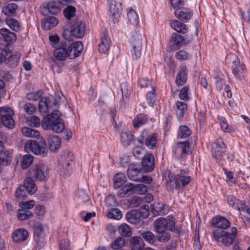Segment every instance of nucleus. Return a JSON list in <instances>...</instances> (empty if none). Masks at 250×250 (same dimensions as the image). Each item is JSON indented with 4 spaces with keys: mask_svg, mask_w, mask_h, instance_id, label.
I'll use <instances>...</instances> for the list:
<instances>
[{
    "mask_svg": "<svg viewBox=\"0 0 250 250\" xmlns=\"http://www.w3.org/2000/svg\"><path fill=\"white\" fill-rule=\"evenodd\" d=\"M18 5L14 3L4 4L1 7V17L0 18L6 19L14 17L16 15V11Z\"/></svg>",
    "mask_w": 250,
    "mask_h": 250,
    "instance_id": "24",
    "label": "nucleus"
},
{
    "mask_svg": "<svg viewBox=\"0 0 250 250\" xmlns=\"http://www.w3.org/2000/svg\"><path fill=\"white\" fill-rule=\"evenodd\" d=\"M4 21L6 22L9 27L15 32H19L21 30V25L17 20L11 17L6 19L0 18V22L2 23Z\"/></svg>",
    "mask_w": 250,
    "mask_h": 250,
    "instance_id": "38",
    "label": "nucleus"
},
{
    "mask_svg": "<svg viewBox=\"0 0 250 250\" xmlns=\"http://www.w3.org/2000/svg\"><path fill=\"white\" fill-rule=\"evenodd\" d=\"M12 154L9 150H3L0 153V162L1 166L9 165L12 161Z\"/></svg>",
    "mask_w": 250,
    "mask_h": 250,
    "instance_id": "43",
    "label": "nucleus"
},
{
    "mask_svg": "<svg viewBox=\"0 0 250 250\" xmlns=\"http://www.w3.org/2000/svg\"><path fill=\"white\" fill-rule=\"evenodd\" d=\"M146 150L139 146H136L132 150L133 156L138 159H143L146 155Z\"/></svg>",
    "mask_w": 250,
    "mask_h": 250,
    "instance_id": "52",
    "label": "nucleus"
},
{
    "mask_svg": "<svg viewBox=\"0 0 250 250\" xmlns=\"http://www.w3.org/2000/svg\"><path fill=\"white\" fill-rule=\"evenodd\" d=\"M62 115L60 111L54 110L51 114L43 117L42 122L43 129L58 133L62 132L65 127L64 121L61 118Z\"/></svg>",
    "mask_w": 250,
    "mask_h": 250,
    "instance_id": "3",
    "label": "nucleus"
},
{
    "mask_svg": "<svg viewBox=\"0 0 250 250\" xmlns=\"http://www.w3.org/2000/svg\"><path fill=\"white\" fill-rule=\"evenodd\" d=\"M188 69L185 63H181L179 66V71L176 75L175 82L179 86L184 85L187 82Z\"/></svg>",
    "mask_w": 250,
    "mask_h": 250,
    "instance_id": "26",
    "label": "nucleus"
},
{
    "mask_svg": "<svg viewBox=\"0 0 250 250\" xmlns=\"http://www.w3.org/2000/svg\"><path fill=\"white\" fill-rule=\"evenodd\" d=\"M130 43L131 46V52L133 59L137 60L140 59L142 56L143 44L142 34L137 31H133L131 33Z\"/></svg>",
    "mask_w": 250,
    "mask_h": 250,
    "instance_id": "8",
    "label": "nucleus"
},
{
    "mask_svg": "<svg viewBox=\"0 0 250 250\" xmlns=\"http://www.w3.org/2000/svg\"><path fill=\"white\" fill-rule=\"evenodd\" d=\"M32 178L36 181L45 182L49 179V168L47 166L42 163L33 165L29 170Z\"/></svg>",
    "mask_w": 250,
    "mask_h": 250,
    "instance_id": "11",
    "label": "nucleus"
},
{
    "mask_svg": "<svg viewBox=\"0 0 250 250\" xmlns=\"http://www.w3.org/2000/svg\"><path fill=\"white\" fill-rule=\"evenodd\" d=\"M227 146L225 142L221 139H217L212 144V154L213 157L217 160L223 159L224 154L227 151Z\"/></svg>",
    "mask_w": 250,
    "mask_h": 250,
    "instance_id": "17",
    "label": "nucleus"
},
{
    "mask_svg": "<svg viewBox=\"0 0 250 250\" xmlns=\"http://www.w3.org/2000/svg\"><path fill=\"white\" fill-rule=\"evenodd\" d=\"M175 224V219L171 215L168 216L167 218L160 217L155 220L153 227L157 233V240L161 243H166L170 240L171 234L167 230H172Z\"/></svg>",
    "mask_w": 250,
    "mask_h": 250,
    "instance_id": "2",
    "label": "nucleus"
},
{
    "mask_svg": "<svg viewBox=\"0 0 250 250\" xmlns=\"http://www.w3.org/2000/svg\"><path fill=\"white\" fill-rule=\"evenodd\" d=\"M175 57L180 61H186L190 60L192 55L185 50L182 49L179 50L175 53Z\"/></svg>",
    "mask_w": 250,
    "mask_h": 250,
    "instance_id": "54",
    "label": "nucleus"
},
{
    "mask_svg": "<svg viewBox=\"0 0 250 250\" xmlns=\"http://www.w3.org/2000/svg\"><path fill=\"white\" fill-rule=\"evenodd\" d=\"M141 236L143 240H145L150 244H153L157 239V235L155 236L150 231H144L141 233Z\"/></svg>",
    "mask_w": 250,
    "mask_h": 250,
    "instance_id": "47",
    "label": "nucleus"
},
{
    "mask_svg": "<svg viewBox=\"0 0 250 250\" xmlns=\"http://www.w3.org/2000/svg\"><path fill=\"white\" fill-rule=\"evenodd\" d=\"M34 158L30 154H26L23 156L21 162V167L22 169H26L33 163Z\"/></svg>",
    "mask_w": 250,
    "mask_h": 250,
    "instance_id": "51",
    "label": "nucleus"
},
{
    "mask_svg": "<svg viewBox=\"0 0 250 250\" xmlns=\"http://www.w3.org/2000/svg\"><path fill=\"white\" fill-rule=\"evenodd\" d=\"M37 190L35 181L31 177H27L23 184L20 185L16 190L15 197L20 202L25 200L29 195L34 194Z\"/></svg>",
    "mask_w": 250,
    "mask_h": 250,
    "instance_id": "4",
    "label": "nucleus"
},
{
    "mask_svg": "<svg viewBox=\"0 0 250 250\" xmlns=\"http://www.w3.org/2000/svg\"><path fill=\"white\" fill-rule=\"evenodd\" d=\"M48 230V227L45 224L38 222L35 224L34 241L41 247L43 246L46 243L45 239L47 236Z\"/></svg>",
    "mask_w": 250,
    "mask_h": 250,
    "instance_id": "15",
    "label": "nucleus"
},
{
    "mask_svg": "<svg viewBox=\"0 0 250 250\" xmlns=\"http://www.w3.org/2000/svg\"><path fill=\"white\" fill-rule=\"evenodd\" d=\"M174 15L177 20L188 22L192 18L193 12L189 7L182 6L174 11Z\"/></svg>",
    "mask_w": 250,
    "mask_h": 250,
    "instance_id": "21",
    "label": "nucleus"
},
{
    "mask_svg": "<svg viewBox=\"0 0 250 250\" xmlns=\"http://www.w3.org/2000/svg\"><path fill=\"white\" fill-rule=\"evenodd\" d=\"M148 117L146 114H138L133 120V125L136 129H138L141 126L146 124L148 121Z\"/></svg>",
    "mask_w": 250,
    "mask_h": 250,
    "instance_id": "40",
    "label": "nucleus"
},
{
    "mask_svg": "<svg viewBox=\"0 0 250 250\" xmlns=\"http://www.w3.org/2000/svg\"><path fill=\"white\" fill-rule=\"evenodd\" d=\"M49 40L50 44L54 48V55L58 61H64L67 58L71 60L77 58L83 49L81 41L72 42L65 39L60 41L58 35H50Z\"/></svg>",
    "mask_w": 250,
    "mask_h": 250,
    "instance_id": "1",
    "label": "nucleus"
},
{
    "mask_svg": "<svg viewBox=\"0 0 250 250\" xmlns=\"http://www.w3.org/2000/svg\"><path fill=\"white\" fill-rule=\"evenodd\" d=\"M239 12L241 18L245 22H250V9L247 8L246 11H243L241 8H239Z\"/></svg>",
    "mask_w": 250,
    "mask_h": 250,
    "instance_id": "61",
    "label": "nucleus"
},
{
    "mask_svg": "<svg viewBox=\"0 0 250 250\" xmlns=\"http://www.w3.org/2000/svg\"><path fill=\"white\" fill-rule=\"evenodd\" d=\"M17 217L20 221H23L33 217V213L31 211H28L23 209L19 208L17 212Z\"/></svg>",
    "mask_w": 250,
    "mask_h": 250,
    "instance_id": "49",
    "label": "nucleus"
},
{
    "mask_svg": "<svg viewBox=\"0 0 250 250\" xmlns=\"http://www.w3.org/2000/svg\"><path fill=\"white\" fill-rule=\"evenodd\" d=\"M191 134V131L189 127L186 125H181L179 127L177 137L179 139L186 138Z\"/></svg>",
    "mask_w": 250,
    "mask_h": 250,
    "instance_id": "45",
    "label": "nucleus"
},
{
    "mask_svg": "<svg viewBox=\"0 0 250 250\" xmlns=\"http://www.w3.org/2000/svg\"><path fill=\"white\" fill-rule=\"evenodd\" d=\"M151 207V212L155 216L160 214H166L169 211L168 206L165 204L158 203L156 207L154 205Z\"/></svg>",
    "mask_w": 250,
    "mask_h": 250,
    "instance_id": "41",
    "label": "nucleus"
},
{
    "mask_svg": "<svg viewBox=\"0 0 250 250\" xmlns=\"http://www.w3.org/2000/svg\"><path fill=\"white\" fill-rule=\"evenodd\" d=\"M117 113V110L115 106L110 107L109 113L110 117V121L112 124L114 125L115 128L117 126V123L115 121V117H116Z\"/></svg>",
    "mask_w": 250,
    "mask_h": 250,
    "instance_id": "63",
    "label": "nucleus"
},
{
    "mask_svg": "<svg viewBox=\"0 0 250 250\" xmlns=\"http://www.w3.org/2000/svg\"><path fill=\"white\" fill-rule=\"evenodd\" d=\"M212 234L216 241L229 247L233 244L236 238L237 229L235 227H232L230 232L225 230H215Z\"/></svg>",
    "mask_w": 250,
    "mask_h": 250,
    "instance_id": "6",
    "label": "nucleus"
},
{
    "mask_svg": "<svg viewBox=\"0 0 250 250\" xmlns=\"http://www.w3.org/2000/svg\"><path fill=\"white\" fill-rule=\"evenodd\" d=\"M170 5L174 11L182 6L185 5L183 0H169Z\"/></svg>",
    "mask_w": 250,
    "mask_h": 250,
    "instance_id": "64",
    "label": "nucleus"
},
{
    "mask_svg": "<svg viewBox=\"0 0 250 250\" xmlns=\"http://www.w3.org/2000/svg\"><path fill=\"white\" fill-rule=\"evenodd\" d=\"M60 104L57 102L56 98L51 95L48 97H41L39 102V110L43 117L47 116L50 110H58Z\"/></svg>",
    "mask_w": 250,
    "mask_h": 250,
    "instance_id": "7",
    "label": "nucleus"
},
{
    "mask_svg": "<svg viewBox=\"0 0 250 250\" xmlns=\"http://www.w3.org/2000/svg\"><path fill=\"white\" fill-rule=\"evenodd\" d=\"M185 174L186 171L184 169H181L180 173L172 177L176 189L183 188L191 181V177L186 176Z\"/></svg>",
    "mask_w": 250,
    "mask_h": 250,
    "instance_id": "20",
    "label": "nucleus"
},
{
    "mask_svg": "<svg viewBox=\"0 0 250 250\" xmlns=\"http://www.w3.org/2000/svg\"><path fill=\"white\" fill-rule=\"evenodd\" d=\"M171 28L178 34H185L188 31V26L181 21L174 20L170 22Z\"/></svg>",
    "mask_w": 250,
    "mask_h": 250,
    "instance_id": "34",
    "label": "nucleus"
},
{
    "mask_svg": "<svg viewBox=\"0 0 250 250\" xmlns=\"http://www.w3.org/2000/svg\"><path fill=\"white\" fill-rule=\"evenodd\" d=\"M15 113L10 107L3 106L0 107V127L4 126L9 129L15 127V122L13 118Z\"/></svg>",
    "mask_w": 250,
    "mask_h": 250,
    "instance_id": "10",
    "label": "nucleus"
},
{
    "mask_svg": "<svg viewBox=\"0 0 250 250\" xmlns=\"http://www.w3.org/2000/svg\"><path fill=\"white\" fill-rule=\"evenodd\" d=\"M24 149L27 152L31 151L36 155L42 156H46L48 152L47 145L44 140H42L40 143L35 141H28L25 145Z\"/></svg>",
    "mask_w": 250,
    "mask_h": 250,
    "instance_id": "13",
    "label": "nucleus"
},
{
    "mask_svg": "<svg viewBox=\"0 0 250 250\" xmlns=\"http://www.w3.org/2000/svg\"><path fill=\"white\" fill-rule=\"evenodd\" d=\"M85 33V23L78 21L72 24L70 29H64L62 33L63 38L66 40L72 42V37L77 39L83 38Z\"/></svg>",
    "mask_w": 250,
    "mask_h": 250,
    "instance_id": "5",
    "label": "nucleus"
},
{
    "mask_svg": "<svg viewBox=\"0 0 250 250\" xmlns=\"http://www.w3.org/2000/svg\"><path fill=\"white\" fill-rule=\"evenodd\" d=\"M189 151V143L188 141L184 142L178 141L176 146L172 150V153L175 155L180 154L181 157H183L188 154Z\"/></svg>",
    "mask_w": 250,
    "mask_h": 250,
    "instance_id": "25",
    "label": "nucleus"
},
{
    "mask_svg": "<svg viewBox=\"0 0 250 250\" xmlns=\"http://www.w3.org/2000/svg\"><path fill=\"white\" fill-rule=\"evenodd\" d=\"M35 205V201L30 200L26 202L22 201L19 202V207L20 209H23L26 211H30V209L32 208Z\"/></svg>",
    "mask_w": 250,
    "mask_h": 250,
    "instance_id": "57",
    "label": "nucleus"
},
{
    "mask_svg": "<svg viewBox=\"0 0 250 250\" xmlns=\"http://www.w3.org/2000/svg\"><path fill=\"white\" fill-rule=\"evenodd\" d=\"M125 240L122 237L116 238L111 244L113 249H118L122 248L125 244Z\"/></svg>",
    "mask_w": 250,
    "mask_h": 250,
    "instance_id": "58",
    "label": "nucleus"
},
{
    "mask_svg": "<svg viewBox=\"0 0 250 250\" xmlns=\"http://www.w3.org/2000/svg\"><path fill=\"white\" fill-rule=\"evenodd\" d=\"M175 109L178 120L182 121L188 109L187 104L184 102L177 101L175 103Z\"/></svg>",
    "mask_w": 250,
    "mask_h": 250,
    "instance_id": "36",
    "label": "nucleus"
},
{
    "mask_svg": "<svg viewBox=\"0 0 250 250\" xmlns=\"http://www.w3.org/2000/svg\"><path fill=\"white\" fill-rule=\"evenodd\" d=\"M212 228H217L216 230H225L229 228L230 222L226 217L216 215L212 217L211 222Z\"/></svg>",
    "mask_w": 250,
    "mask_h": 250,
    "instance_id": "22",
    "label": "nucleus"
},
{
    "mask_svg": "<svg viewBox=\"0 0 250 250\" xmlns=\"http://www.w3.org/2000/svg\"><path fill=\"white\" fill-rule=\"evenodd\" d=\"M110 45V40L106 31L101 34V42L98 46L100 53L105 54L108 50Z\"/></svg>",
    "mask_w": 250,
    "mask_h": 250,
    "instance_id": "30",
    "label": "nucleus"
},
{
    "mask_svg": "<svg viewBox=\"0 0 250 250\" xmlns=\"http://www.w3.org/2000/svg\"><path fill=\"white\" fill-rule=\"evenodd\" d=\"M130 250H143L145 243L143 239L140 236L131 237L129 240Z\"/></svg>",
    "mask_w": 250,
    "mask_h": 250,
    "instance_id": "35",
    "label": "nucleus"
},
{
    "mask_svg": "<svg viewBox=\"0 0 250 250\" xmlns=\"http://www.w3.org/2000/svg\"><path fill=\"white\" fill-rule=\"evenodd\" d=\"M146 98L148 105L153 107L156 99V90L154 87L152 90L146 93Z\"/></svg>",
    "mask_w": 250,
    "mask_h": 250,
    "instance_id": "50",
    "label": "nucleus"
},
{
    "mask_svg": "<svg viewBox=\"0 0 250 250\" xmlns=\"http://www.w3.org/2000/svg\"><path fill=\"white\" fill-rule=\"evenodd\" d=\"M42 20L41 26L46 30H50L55 27L58 23V20L55 17L47 15Z\"/></svg>",
    "mask_w": 250,
    "mask_h": 250,
    "instance_id": "31",
    "label": "nucleus"
},
{
    "mask_svg": "<svg viewBox=\"0 0 250 250\" xmlns=\"http://www.w3.org/2000/svg\"><path fill=\"white\" fill-rule=\"evenodd\" d=\"M47 143L49 150L54 152L60 148L61 138L56 135H50L47 138Z\"/></svg>",
    "mask_w": 250,
    "mask_h": 250,
    "instance_id": "33",
    "label": "nucleus"
},
{
    "mask_svg": "<svg viewBox=\"0 0 250 250\" xmlns=\"http://www.w3.org/2000/svg\"><path fill=\"white\" fill-rule=\"evenodd\" d=\"M13 49L2 50L5 53L4 63L10 68L16 67L19 63L21 54L17 51L13 53Z\"/></svg>",
    "mask_w": 250,
    "mask_h": 250,
    "instance_id": "16",
    "label": "nucleus"
},
{
    "mask_svg": "<svg viewBox=\"0 0 250 250\" xmlns=\"http://www.w3.org/2000/svg\"><path fill=\"white\" fill-rule=\"evenodd\" d=\"M142 173H145V172L143 170L140 163L129 165L127 170V174L129 178L132 181L136 182L139 181V178Z\"/></svg>",
    "mask_w": 250,
    "mask_h": 250,
    "instance_id": "23",
    "label": "nucleus"
},
{
    "mask_svg": "<svg viewBox=\"0 0 250 250\" xmlns=\"http://www.w3.org/2000/svg\"><path fill=\"white\" fill-rule=\"evenodd\" d=\"M120 234L124 236H129L131 235L130 228L127 225H121L119 228Z\"/></svg>",
    "mask_w": 250,
    "mask_h": 250,
    "instance_id": "59",
    "label": "nucleus"
},
{
    "mask_svg": "<svg viewBox=\"0 0 250 250\" xmlns=\"http://www.w3.org/2000/svg\"><path fill=\"white\" fill-rule=\"evenodd\" d=\"M127 17L129 21L133 24H137L139 22L138 16L136 11L130 8L127 11Z\"/></svg>",
    "mask_w": 250,
    "mask_h": 250,
    "instance_id": "55",
    "label": "nucleus"
},
{
    "mask_svg": "<svg viewBox=\"0 0 250 250\" xmlns=\"http://www.w3.org/2000/svg\"><path fill=\"white\" fill-rule=\"evenodd\" d=\"M135 191V185L132 183L124 186L119 191L118 194L121 197L127 196Z\"/></svg>",
    "mask_w": 250,
    "mask_h": 250,
    "instance_id": "44",
    "label": "nucleus"
},
{
    "mask_svg": "<svg viewBox=\"0 0 250 250\" xmlns=\"http://www.w3.org/2000/svg\"><path fill=\"white\" fill-rule=\"evenodd\" d=\"M23 108L29 115L33 114L36 110V107L34 104L30 103L25 104L23 106Z\"/></svg>",
    "mask_w": 250,
    "mask_h": 250,
    "instance_id": "60",
    "label": "nucleus"
},
{
    "mask_svg": "<svg viewBox=\"0 0 250 250\" xmlns=\"http://www.w3.org/2000/svg\"><path fill=\"white\" fill-rule=\"evenodd\" d=\"M157 133H149L147 129H144L137 138V142L140 145H145L148 148L154 149L157 147Z\"/></svg>",
    "mask_w": 250,
    "mask_h": 250,
    "instance_id": "9",
    "label": "nucleus"
},
{
    "mask_svg": "<svg viewBox=\"0 0 250 250\" xmlns=\"http://www.w3.org/2000/svg\"><path fill=\"white\" fill-rule=\"evenodd\" d=\"M120 88L122 95V100L123 102L126 103L129 100L132 88L127 82H124L121 83Z\"/></svg>",
    "mask_w": 250,
    "mask_h": 250,
    "instance_id": "37",
    "label": "nucleus"
},
{
    "mask_svg": "<svg viewBox=\"0 0 250 250\" xmlns=\"http://www.w3.org/2000/svg\"><path fill=\"white\" fill-rule=\"evenodd\" d=\"M189 89V86L186 85L181 89L179 94V98L180 100L184 102H188L190 98L188 96Z\"/></svg>",
    "mask_w": 250,
    "mask_h": 250,
    "instance_id": "56",
    "label": "nucleus"
},
{
    "mask_svg": "<svg viewBox=\"0 0 250 250\" xmlns=\"http://www.w3.org/2000/svg\"><path fill=\"white\" fill-rule=\"evenodd\" d=\"M76 8L71 5H68L63 10L64 17L68 20H71L73 17L76 16Z\"/></svg>",
    "mask_w": 250,
    "mask_h": 250,
    "instance_id": "53",
    "label": "nucleus"
},
{
    "mask_svg": "<svg viewBox=\"0 0 250 250\" xmlns=\"http://www.w3.org/2000/svg\"><path fill=\"white\" fill-rule=\"evenodd\" d=\"M61 4L58 1L52 0L40 7V13L43 16H46L48 13L56 15L61 11Z\"/></svg>",
    "mask_w": 250,
    "mask_h": 250,
    "instance_id": "19",
    "label": "nucleus"
},
{
    "mask_svg": "<svg viewBox=\"0 0 250 250\" xmlns=\"http://www.w3.org/2000/svg\"><path fill=\"white\" fill-rule=\"evenodd\" d=\"M232 60V73L235 78L241 79L245 73L246 66L240 59L234 54H230L227 56L226 59Z\"/></svg>",
    "mask_w": 250,
    "mask_h": 250,
    "instance_id": "14",
    "label": "nucleus"
},
{
    "mask_svg": "<svg viewBox=\"0 0 250 250\" xmlns=\"http://www.w3.org/2000/svg\"><path fill=\"white\" fill-rule=\"evenodd\" d=\"M0 34L2 36L0 38V50L13 49V43L17 40L16 34L5 28L0 29Z\"/></svg>",
    "mask_w": 250,
    "mask_h": 250,
    "instance_id": "12",
    "label": "nucleus"
},
{
    "mask_svg": "<svg viewBox=\"0 0 250 250\" xmlns=\"http://www.w3.org/2000/svg\"><path fill=\"white\" fill-rule=\"evenodd\" d=\"M197 119L199 123V125L200 126H204L206 125L207 123V118H206V114L204 112L200 111L198 113Z\"/></svg>",
    "mask_w": 250,
    "mask_h": 250,
    "instance_id": "62",
    "label": "nucleus"
},
{
    "mask_svg": "<svg viewBox=\"0 0 250 250\" xmlns=\"http://www.w3.org/2000/svg\"><path fill=\"white\" fill-rule=\"evenodd\" d=\"M121 141L124 146L127 147L132 142L134 145H136L137 139H135L134 135L131 132H123L121 134Z\"/></svg>",
    "mask_w": 250,
    "mask_h": 250,
    "instance_id": "39",
    "label": "nucleus"
},
{
    "mask_svg": "<svg viewBox=\"0 0 250 250\" xmlns=\"http://www.w3.org/2000/svg\"><path fill=\"white\" fill-rule=\"evenodd\" d=\"M142 213L137 209H133L128 211L125 218L127 221L130 223L137 224H141L142 220H141Z\"/></svg>",
    "mask_w": 250,
    "mask_h": 250,
    "instance_id": "32",
    "label": "nucleus"
},
{
    "mask_svg": "<svg viewBox=\"0 0 250 250\" xmlns=\"http://www.w3.org/2000/svg\"><path fill=\"white\" fill-rule=\"evenodd\" d=\"M140 164L145 173L151 172L155 167L154 157L153 154L152 153L146 154Z\"/></svg>",
    "mask_w": 250,
    "mask_h": 250,
    "instance_id": "27",
    "label": "nucleus"
},
{
    "mask_svg": "<svg viewBox=\"0 0 250 250\" xmlns=\"http://www.w3.org/2000/svg\"><path fill=\"white\" fill-rule=\"evenodd\" d=\"M22 133L26 137L36 138L40 136V133L38 130L28 127H23L21 129Z\"/></svg>",
    "mask_w": 250,
    "mask_h": 250,
    "instance_id": "48",
    "label": "nucleus"
},
{
    "mask_svg": "<svg viewBox=\"0 0 250 250\" xmlns=\"http://www.w3.org/2000/svg\"><path fill=\"white\" fill-rule=\"evenodd\" d=\"M109 16L114 23L118 21L122 13L123 8L122 3L115 0H108Z\"/></svg>",
    "mask_w": 250,
    "mask_h": 250,
    "instance_id": "18",
    "label": "nucleus"
},
{
    "mask_svg": "<svg viewBox=\"0 0 250 250\" xmlns=\"http://www.w3.org/2000/svg\"><path fill=\"white\" fill-rule=\"evenodd\" d=\"M169 45L170 49L172 51L179 50L184 46L182 35L177 33H173L170 38Z\"/></svg>",
    "mask_w": 250,
    "mask_h": 250,
    "instance_id": "29",
    "label": "nucleus"
},
{
    "mask_svg": "<svg viewBox=\"0 0 250 250\" xmlns=\"http://www.w3.org/2000/svg\"><path fill=\"white\" fill-rule=\"evenodd\" d=\"M126 181V177L125 173L119 172L114 177V188L118 189L124 185Z\"/></svg>",
    "mask_w": 250,
    "mask_h": 250,
    "instance_id": "42",
    "label": "nucleus"
},
{
    "mask_svg": "<svg viewBox=\"0 0 250 250\" xmlns=\"http://www.w3.org/2000/svg\"><path fill=\"white\" fill-rule=\"evenodd\" d=\"M107 217L110 219L120 220L123 215L121 211L118 208H113L106 211Z\"/></svg>",
    "mask_w": 250,
    "mask_h": 250,
    "instance_id": "46",
    "label": "nucleus"
},
{
    "mask_svg": "<svg viewBox=\"0 0 250 250\" xmlns=\"http://www.w3.org/2000/svg\"><path fill=\"white\" fill-rule=\"evenodd\" d=\"M28 236V231L23 228L15 229L11 235L13 241L16 243H21L25 241Z\"/></svg>",
    "mask_w": 250,
    "mask_h": 250,
    "instance_id": "28",
    "label": "nucleus"
}]
</instances>
